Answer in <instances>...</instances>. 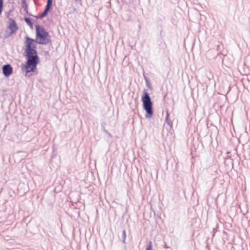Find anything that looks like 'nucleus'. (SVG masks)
<instances>
[{
	"instance_id": "obj_12",
	"label": "nucleus",
	"mask_w": 250,
	"mask_h": 250,
	"mask_svg": "<svg viewBox=\"0 0 250 250\" xmlns=\"http://www.w3.org/2000/svg\"><path fill=\"white\" fill-rule=\"evenodd\" d=\"M166 122L167 123V124L168 125H170V122H169V119H168V114L167 112V116H166Z\"/></svg>"
},
{
	"instance_id": "obj_15",
	"label": "nucleus",
	"mask_w": 250,
	"mask_h": 250,
	"mask_svg": "<svg viewBox=\"0 0 250 250\" xmlns=\"http://www.w3.org/2000/svg\"><path fill=\"white\" fill-rule=\"evenodd\" d=\"M145 80H146V81H147V78H146V77H145Z\"/></svg>"
},
{
	"instance_id": "obj_14",
	"label": "nucleus",
	"mask_w": 250,
	"mask_h": 250,
	"mask_svg": "<svg viewBox=\"0 0 250 250\" xmlns=\"http://www.w3.org/2000/svg\"><path fill=\"white\" fill-rule=\"evenodd\" d=\"M81 0H75V1H76V2H81Z\"/></svg>"
},
{
	"instance_id": "obj_9",
	"label": "nucleus",
	"mask_w": 250,
	"mask_h": 250,
	"mask_svg": "<svg viewBox=\"0 0 250 250\" xmlns=\"http://www.w3.org/2000/svg\"><path fill=\"white\" fill-rule=\"evenodd\" d=\"M3 6V0H0V15L1 14Z\"/></svg>"
},
{
	"instance_id": "obj_5",
	"label": "nucleus",
	"mask_w": 250,
	"mask_h": 250,
	"mask_svg": "<svg viewBox=\"0 0 250 250\" xmlns=\"http://www.w3.org/2000/svg\"><path fill=\"white\" fill-rule=\"evenodd\" d=\"M52 5V0H47V3L45 6V8L43 11V12L42 13V14L40 16V18H43L45 17L49 11L51 9Z\"/></svg>"
},
{
	"instance_id": "obj_1",
	"label": "nucleus",
	"mask_w": 250,
	"mask_h": 250,
	"mask_svg": "<svg viewBox=\"0 0 250 250\" xmlns=\"http://www.w3.org/2000/svg\"><path fill=\"white\" fill-rule=\"evenodd\" d=\"M25 39V53L27 61L25 64L21 65V70L27 76L28 73L34 72L36 70L39 58L36 50V46L33 44L35 40L28 37H26Z\"/></svg>"
},
{
	"instance_id": "obj_10",
	"label": "nucleus",
	"mask_w": 250,
	"mask_h": 250,
	"mask_svg": "<svg viewBox=\"0 0 250 250\" xmlns=\"http://www.w3.org/2000/svg\"><path fill=\"white\" fill-rule=\"evenodd\" d=\"M22 6L24 8H26L27 7V4L26 2V0H21Z\"/></svg>"
},
{
	"instance_id": "obj_8",
	"label": "nucleus",
	"mask_w": 250,
	"mask_h": 250,
	"mask_svg": "<svg viewBox=\"0 0 250 250\" xmlns=\"http://www.w3.org/2000/svg\"><path fill=\"white\" fill-rule=\"evenodd\" d=\"M122 242L124 244L125 243V238H126V233L125 230H123L122 232Z\"/></svg>"
},
{
	"instance_id": "obj_2",
	"label": "nucleus",
	"mask_w": 250,
	"mask_h": 250,
	"mask_svg": "<svg viewBox=\"0 0 250 250\" xmlns=\"http://www.w3.org/2000/svg\"><path fill=\"white\" fill-rule=\"evenodd\" d=\"M36 42L39 44H46L49 42L48 38L49 36L48 33L43 28L40 29V26L37 25L36 26Z\"/></svg>"
},
{
	"instance_id": "obj_3",
	"label": "nucleus",
	"mask_w": 250,
	"mask_h": 250,
	"mask_svg": "<svg viewBox=\"0 0 250 250\" xmlns=\"http://www.w3.org/2000/svg\"><path fill=\"white\" fill-rule=\"evenodd\" d=\"M142 102L143 108L146 112V118H150L153 115L152 102H151L150 97L148 93L146 92L144 93L142 96Z\"/></svg>"
},
{
	"instance_id": "obj_13",
	"label": "nucleus",
	"mask_w": 250,
	"mask_h": 250,
	"mask_svg": "<svg viewBox=\"0 0 250 250\" xmlns=\"http://www.w3.org/2000/svg\"><path fill=\"white\" fill-rule=\"evenodd\" d=\"M164 248L166 249H168L169 248V247H168L166 244H165Z\"/></svg>"
},
{
	"instance_id": "obj_11",
	"label": "nucleus",
	"mask_w": 250,
	"mask_h": 250,
	"mask_svg": "<svg viewBox=\"0 0 250 250\" xmlns=\"http://www.w3.org/2000/svg\"><path fill=\"white\" fill-rule=\"evenodd\" d=\"M146 250H152V242H149L148 246L147 247Z\"/></svg>"
},
{
	"instance_id": "obj_6",
	"label": "nucleus",
	"mask_w": 250,
	"mask_h": 250,
	"mask_svg": "<svg viewBox=\"0 0 250 250\" xmlns=\"http://www.w3.org/2000/svg\"><path fill=\"white\" fill-rule=\"evenodd\" d=\"M11 33H15L18 30V26L15 21H12L9 25Z\"/></svg>"
},
{
	"instance_id": "obj_7",
	"label": "nucleus",
	"mask_w": 250,
	"mask_h": 250,
	"mask_svg": "<svg viewBox=\"0 0 250 250\" xmlns=\"http://www.w3.org/2000/svg\"><path fill=\"white\" fill-rule=\"evenodd\" d=\"M24 20V21H25V22L30 26V27L31 29H33V23L31 21V19L28 17H25Z\"/></svg>"
},
{
	"instance_id": "obj_4",
	"label": "nucleus",
	"mask_w": 250,
	"mask_h": 250,
	"mask_svg": "<svg viewBox=\"0 0 250 250\" xmlns=\"http://www.w3.org/2000/svg\"><path fill=\"white\" fill-rule=\"evenodd\" d=\"M2 70L3 75L6 77L10 76L13 72V68L9 64L4 65L2 67Z\"/></svg>"
}]
</instances>
